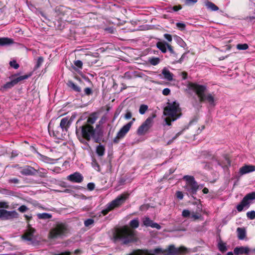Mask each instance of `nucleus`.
<instances>
[{
  "instance_id": "f257e3e1",
  "label": "nucleus",
  "mask_w": 255,
  "mask_h": 255,
  "mask_svg": "<svg viewBox=\"0 0 255 255\" xmlns=\"http://www.w3.org/2000/svg\"><path fill=\"white\" fill-rule=\"evenodd\" d=\"M188 88L193 90L197 95L200 103H208L211 106L214 107L216 105L215 94L208 93L206 94L207 87L205 85H200L197 83L189 82Z\"/></svg>"
},
{
  "instance_id": "f03ea898",
  "label": "nucleus",
  "mask_w": 255,
  "mask_h": 255,
  "mask_svg": "<svg viewBox=\"0 0 255 255\" xmlns=\"http://www.w3.org/2000/svg\"><path fill=\"white\" fill-rule=\"evenodd\" d=\"M113 237L115 241H122L125 244L136 241L135 231L127 226L116 229Z\"/></svg>"
},
{
  "instance_id": "7ed1b4c3",
  "label": "nucleus",
  "mask_w": 255,
  "mask_h": 255,
  "mask_svg": "<svg viewBox=\"0 0 255 255\" xmlns=\"http://www.w3.org/2000/svg\"><path fill=\"white\" fill-rule=\"evenodd\" d=\"M163 114L167 116L165 119L166 125L171 126V122L176 121L182 115L179 103L175 101L168 103L167 106L164 108Z\"/></svg>"
},
{
  "instance_id": "20e7f679",
  "label": "nucleus",
  "mask_w": 255,
  "mask_h": 255,
  "mask_svg": "<svg viewBox=\"0 0 255 255\" xmlns=\"http://www.w3.org/2000/svg\"><path fill=\"white\" fill-rule=\"evenodd\" d=\"M69 232L68 225L65 223H57L55 226L51 229L48 238L50 240H55L65 237Z\"/></svg>"
},
{
  "instance_id": "39448f33",
  "label": "nucleus",
  "mask_w": 255,
  "mask_h": 255,
  "mask_svg": "<svg viewBox=\"0 0 255 255\" xmlns=\"http://www.w3.org/2000/svg\"><path fill=\"white\" fill-rule=\"evenodd\" d=\"M93 131L94 127L92 126L85 124L79 128H76V134L79 141L85 143V139L88 141L91 140Z\"/></svg>"
},
{
  "instance_id": "423d86ee",
  "label": "nucleus",
  "mask_w": 255,
  "mask_h": 255,
  "mask_svg": "<svg viewBox=\"0 0 255 255\" xmlns=\"http://www.w3.org/2000/svg\"><path fill=\"white\" fill-rule=\"evenodd\" d=\"M129 196V194L128 192H125L119 195L115 200H113L107 205V207L106 209L102 211V214L105 216L111 211L119 207L126 202Z\"/></svg>"
},
{
  "instance_id": "0eeeda50",
  "label": "nucleus",
  "mask_w": 255,
  "mask_h": 255,
  "mask_svg": "<svg viewBox=\"0 0 255 255\" xmlns=\"http://www.w3.org/2000/svg\"><path fill=\"white\" fill-rule=\"evenodd\" d=\"M183 179L186 182L184 188L187 192V194L192 196L196 195L199 189V185L194 177L193 176L185 175L183 176Z\"/></svg>"
},
{
  "instance_id": "6e6552de",
  "label": "nucleus",
  "mask_w": 255,
  "mask_h": 255,
  "mask_svg": "<svg viewBox=\"0 0 255 255\" xmlns=\"http://www.w3.org/2000/svg\"><path fill=\"white\" fill-rule=\"evenodd\" d=\"M50 134L52 132L53 136L57 139H61L63 137V132H64L56 120H51L48 127Z\"/></svg>"
},
{
  "instance_id": "1a4fd4ad",
  "label": "nucleus",
  "mask_w": 255,
  "mask_h": 255,
  "mask_svg": "<svg viewBox=\"0 0 255 255\" xmlns=\"http://www.w3.org/2000/svg\"><path fill=\"white\" fill-rule=\"evenodd\" d=\"M255 199V192H252L247 194L242 199L239 204L237 207V210L238 212H242L244 208H249L250 206L251 201Z\"/></svg>"
},
{
  "instance_id": "9d476101",
  "label": "nucleus",
  "mask_w": 255,
  "mask_h": 255,
  "mask_svg": "<svg viewBox=\"0 0 255 255\" xmlns=\"http://www.w3.org/2000/svg\"><path fill=\"white\" fill-rule=\"evenodd\" d=\"M155 117V115H153L152 117H149L138 127L137 130V133L139 135H144L148 131V130L152 127L153 123V119Z\"/></svg>"
},
{
  "instance_id": "9b49d317",
  "label": "nucleus",
  "mask_w": 255,
  "mask_h": 255,
  "mask_svg": "<svg viewBox=\"0 0 255 255\" xmlns=\"http://www.w3.org/2000/svg\"><path fill=\"white\" fill-rule=\"evenodd\" d=\"M15 76V75H14L9 77V78L11 79V81L8 82L6 83L5 84H4L0 88L1 91L11 89L20 81L28 78L29 77L31 76V74L20 76L17 77L16 78L13 79V78Z\"/></svg>"
},
{
  "instance_id": "f8f14e48",
  "label": "nucleus",
  "mask_w": 255,
  "mask_h": 255,
  "mask_svg": "<svg viewBox=\"0 0 255 255\" xmlns=\"http://www.w3.org/2000/svg\"><path fill=\"white\" fill-rule=\"evenodd\" d=\"M132 125V122H129L126 125L124 126L119 131L116 136L114 138V143H119L120 140L124 138L127 133L129 131Z\"/></svg>"
},
{
  "instance_id": "ddd939ff",
  "label": "nucleus",
  "mask_w": 255,
  "mask_h": 255,
  "mask_svg": "<svg viewBox=\"0 0 255 255\" xmlns=\"http://www.w3.org/2000/svg\"><path fill=\"white\" fill-rule=\"evenodd\" d=\"M164 252L166 253L167 255H181L186 254L187 249L183 246L177 248L174 245H170Z\"/></svg>"
},
{
  "instance_id": "4468645a",
  "label": "nucleus",
  "mask_w": 255,
  "mask_h": 255,
  "mask_svg": "<svg viewBox=\"0 0 255 255\" xmlns=\"http://www.w3.org/2000/svg\"><path fill=\"white\" fill-rule=\"evenodd\" d=\"M156 46L163 53H165L168 49L171 54H175L173 46L164 40L158 41L156 44Z\"/></svg>"
},
{
  "instance_id": "2eb2a0df",
  "label": "nucleus",
  "mask_w": 255,
  "mask_h": 255,
  "mask_svg": "<svg viewBox=\"0 0 255 255\" xmlns=\"http://www.w3.org/2000/svg\"><path fill=\"white\" fill-rule=\"evenodd\" d=\"M18 213L15 211H7L0 209V219L2 220H7L17 218Z\"/></svg>"
},
{
  "instance_id": "dca6fc26",
  "label": "nucleus",
  "mask_w": 255,
  "mask_h": 255,
  "mask_svg": "<svg viewBox=\"0 0 255 255\" xmlns=\"http://www.w3.org/2000/svg\"><path fill=\"white\" fill-rule=\"evenodd\" d=\"M36 230L34 228L26 230L24 234L21 236V239L25 241L33 242L34 234Z\"/></svg>"
},
{
  "instance_id": "f3484780",
  "label": "nucleus",
  "mask_w": 255,
  "mask_h": 255,
  "mask_svg": "<svg viewBox=\"0 0 255 255\" xmlns=\"http://www.w3.org/2000/svg\"><path fill=\"white\" fill-rule=\"evenodd\" d=\"M72 122V117H66L62 119L59 124L64 132H67Z\"/></svg>"
},
{
  "instance_id": "a211bd4d",
  "label": "nucleus",
  "mask_w": 255,
  "mask_h": 255,
  "mask_svg": "<svg viewBox=\"0 0 255 255\" xmlns=\"http://www.w3.org/2000/svg\"><path fill=\"white\" fill-rule=\"evenodd\" d=\"M67 179L74 183H81L83 180V177L79 172H76L68 175Z\"/></svg>"
},
{
  "instance_id": "6ab92c4d",
  "label": "nucleus",
  "mask_w": 255,
  "mask_h": 255,
  "mask_svg": "<svg viewBox=\"0 0 255 255\" xmlns=\"http://www.w3.org/2000/svg\"><path fill=\"white\" fill-rule=\"evenodd\" d=\"M20 173L23 175L34 176L36 175V169L30 166H26L20 171Z\"/></svg>"
},
{
  "instance_id": "aec40b11",
  "label": "nucleus",
  "mask_w": 255,
  "mask_h": 255,
  "mask_svg": "<svg viewBox=\"0 0 255 255\" xmlns=\"http://www.w3.org/2000/svg\"><path fill=\"white\" fill-rule=\"evenodd\" d=\"M255 171V165H245L241 167L239 170V174L241 176Z\"/></svg>"
},
{
  "instance_id": "412c9836",
  "label": "nucleus",
  "mask_w": 255,
  "mask_h": 255,
  "mask_svg": "<svg viewBox=\"0 0 255 255\" xmlns=\"http://www.w3.org/2000/svg\"><path fill=\"white\" fill-rule=\"evenodd\" d=\"M103 136V131L101 129L96 130L94 128V131L91 137L93 138L96 143H100Z\"/></svg>"
},
{
  "instance_id": "4be33fe9",
  "label": "nucleus",
  "mask_w": 255,
  "mask_h": 255,
  "mask_svg": "<svg viewBox=\"0 0 255 255\" xmlns=\"http://www.w3.org/2000/svg\"><path fill=\"white\" fill-rule=\"evenodd\" d=\"M234 253L236 255H248L250 253V249L247 247H237L234 249Z\"/></svg>"
},
{
  "instance_id": "5701e85b",
  "label": "nucleus",
  "mask_w": 255,
  "mask_h": 255,
  "mask_svg": "<svg viewBox=\"0 0 255 255\" xmlns=\"http://www.w3.org/2000/svg\"><path fill=\"white\" fill-rule=\"evenodd\" d=\"M66 84L71 90L75 92L81 93L82 91L81 87L79 85L74 83L72 80H68Z\"/></svg>"
},
{
  "instance_id": "b1692460",
  "label": "nucleus",
  "mask_w": 255,
  "mask_h": 255,
  "mask_svg": "<svg viewBox=\"0 0 255 255\" xmlns=\"http://www.w3.org/2000/svg\"><path fill=\"white\" fill-rule=\"evenodd\" d=\"M162 74L167 80L171 81L173 80V74L166 68L165 67L162 69Z\"/></svg>"
},
{
  "instance_id": "393cba45",
  "label": "nucleus",
  "mask_w": 255,
  "mask_h": 255,
  "mask_svg": "<svg viewBox=\"0 0 255 255\" xmlns=\"http://www.w3.org/2000/svg\"><path fill=\"white\" fill-rule=\"evenodd\" d=\"M238 238L240 240H244L246 237V231L244 228L239 227L237 229Z\"/></svg>"
},
{
  "instance_id": "a878e982",
  "label": "nucleus",
  "mask_w": 255,
  "mask_h": 255,
  "mask_svg": "<svg viewBox=\"0 0 255 255\" xmlns=\"http://www.w3.org/2000/svg\"><path fill=\"white\" fill-rule=\"evenodd\" d=\"M14 43L13 40L8 37L0 38V46L9 45Z\"/></svg>"
},
{
  "instance_id": "bb28decb",
  "label": "nucleus",
  "mask_w": 255,
  "mask_h": 255,
  "mask_svg": "<svg viewBox=\"0 0 255 255\" xmlns=\"http://www.w3.org/2000/svg\"><path fill=\"white\" fill-rule=\"evenodd\" d=\"M205 5L208 9L212 11H217L219 9V7L217 5L212 2L208 0H206L205 1Z\"/></svg>"
},
{
  "instance_id": "cd10ccee",
  "label": "nucleus",
  "mask_w": 255,
  "mask_h": 255,
  "mask_svg": "<svg viewBox=\"0 0 255 255\" xmlns=\"http://www.w3.org/2000/svg\"><path fill=\"white\" fill-rule=\"evenodd\" d=\"M36 173H37L38 176L41 178H45L47 177L48 171L46 169L38 167L37 169H36Z\"/></svg>"
},
{
  "instance_id": "c85d7f7f",
  "label": "nucleus",
  "mask_w": 255,
  "mask_h": 255,
  "mask_svg": "<svg viewBox=\"0 0 255 255\" xmlns=\"http://www.w3.org/2000/svg\"><path fill=\"white\" fill-rule=\"evenodd\" d=\"M37 216L39 219L42 220L50 219L52 218V215L47 213H38Z\"/></svg>"
},
{
  "instance_id": "c756f323",
  "label": "nucleus",
  "mask_w": 255,
  "mask_h": 255,
  "mask_svg": "<svg viewBox=\"0 0 255 255\" xmlns=\"http://www.w3.org/2000/svg\"><path fill=\"white\" fill-rule=\"evenodd\" d=\"M96 151L99 156H102L105 154V148L103 145H99L97 146Z\"/></svg>"
},
{
  "instance_id": "7c9ffc66",
  "label": "nucleus",
  "mask_w": 255,
  "mask_h": 255,
  "mask_svg": "<svg viewBox=\"0 0 255 255\" xmlns=\"http://www.w3.org/2000/svg\"><path fill=\"white\" fill-rule=\"evenodd\" d=\"M218 248L219 250L222 252L224 253L227 250V248L226 247V244L223 243L222 241H220L218 244Z\"/></svg>"
},
{
  "instance_id": "2f4dec72",
  "label": "nucleus",
  "mask_w": 255,
  "mask_h": 255,
  "mask_svg": "<svg viewBox=\"0 0 255 255\" xmlns=\"http://www.w3.org/2000/svg\"><path fill=\"white\" fill-rule=\"evenodd\" d=\"M160 61L159 58L152 57L148 59V62L153 66L158 65Z\"/></svg>"
},
{
  "instance_id": "473e14b6",
  "label": "nucleus",
  "mask_w": 255,
  "mask_h": 255,
  "mask_svg": "<svg viewBox=\"0 0 255 255\" xmlns=\"http://www.w3.org/2000/svg\"><path fill=\"white\" fill-rule=\"evenodd\" d=\"M130 227L132 229L137 228L139 226V221L138 219H135L131 220L129 223Z\"/></svg>"
},
{
  "instance_id": "72a5a7b5",
  "label": "nucleus",
  "mask_w": 255,
  "mask_h": 255,
  "mask_svg": "<svg viewBox=\"0 0 255 255\" xmlns=\"http://www.w3.org/2000/svg\"><path fill=\"white\" fill-rule=\"evenodd\" d=\"M97 120V117L95 116V114H92L87 120V124L92 125L95 123Z\"/></svg>"
},
{
  "instance_id": "f704fd0d",
  "label": "nucleus",
  "mask_w": 255,
  "mask_h": 255,
  "mask_svg": "<svg viewBox=\"0 0 255 255\" xmlns=\"http://www.w3.org/2000/svg\"><path fill=\"white\" fill-rule=\"evenodd\" d=\"M148 108V107L147 105L144 104L141 105L139 107V113L141 115H143L147 111Z\"/></svg>"
},
{
  "instance_id": "c9c22d12",
  "label": "nucleus",
  "mask_w": 255,
  "mask_h": 255,
  "mask_svg": "<svg viewBox=\"0 0 255 255\" xmlns=\"http://www.w3.org/2000/svg\"><path fill=\"white\" fill-rule=\"evenodd\" d=\"M153 221L150 219L148 217H145L143 221V224L146 227H151Z\"/></svg>"
},
{
  "instance_id": "e433bc0d",
  "label": "nucleus",
  "mask_w": 255,
  "mask_h": 255,
  "mask_svg": "<svg viewBox=\"0 0 255 255\" xmlns=\"http://www.w3.org/2000/svg\"><path fill=\"white\" fill-rule=\"evenodd\" d=\"M182 8V6L180 4L178 5H174L173 6H169L168 7V11L169 12H172V10H173V11H177L180 9H181Z\"/></svg>"
},
{
  "instance_id": "4c0bfd02",
  "label": "nucleus",
  "mask_w": 255,
  "mask_h": 255,
  "mask_svg": "<svg viewBox=\"0 0 255 255\" xmlns=\"http://www.w3.org/2000/svg\"><path fill=\"white\" fill-rule=\"evenodd\" d=\"M64 7L63 6H57L55 8V12L59 15H64V13L63 12V9H64Z\"/></svg>"
},
{
  "instance_id": "58836bf2",
  "label": "nucleus",
  "mask_w": 255,
  "mask_h": 255,
  "mask_svg": "<svg viewBox=\"0 0 255 255\" xmlns=\"http://www.w3.org/2000/svg\"><path fill=\"white\" fill-rule=\"evenodd\" d=\"M184 131V129L182 130L181 131L177 132L176 135L172 137L171 139L169 140L167 142V144H171L174 140H175L179 135H181L183 133V132Z\"/></svg>"
},
{
  "instance_id": "ea45409f",
  "label": "nucleus",
  "mask_w": 255,
  "mask_h": 255,
  "mask_svg": "<svg viewBox=\"0 0 255 255\" xmlns=\"http://www.w3.org/2000/svg\"><path fill=\"white\" fill-rule=\"evenodd\" d=\"M237 48L239 50H246L249 48V46L247 43L238 44L237 45Z\"/></svg>"
},
{
  "instance_id": "a19ab883",
  "label": "nucleus",
  "mask_w": 255,
  "mask_h": 255,
  "mask_svg": "<svg viewBox=\"0 0 255 255\" xmlns=\"http://www.w3.org/2000/svg\"><path fill=\"white\" fill-rule=\"evenodd\" d=\"M84 95L90 96L92 95L93 90L91 88L86 87L84 89Z\"/></svg>"
},
{
  "instance_id": "79ce46f5",
  "label": "nucleus",
  "mask_w": 255,
  "mask_h": 255,
  "mask_svg": "<svg viewBox=\"0 0 255 255\" xmlns=\"http://www.w3.org/2000/svg\"><path fill=\"white\" fill-rule=\"evenodd\" d=\"M94 223V220L93 219H88L84 221V225L86 227L93 225Z\"/></svg>"
},
{
  "instance_id": "37998d69",
  "label": "nucleus",
  "mask_w": 255,
  "mask_h": 255,
  "mask_svg": "<svg viewBox=\"0 0 255 255\" xmlns=\"http://www.w3.org/2000/svg\"><path fill=\"white\" fill-rule=\"evenodd\" d=\"M9 65L15 69H18L19 67V64L17 63L16 60H14L10 61Z\"/></svg>"
},
{
  "instance_id": "c03bdc74",
  "label": "nucleus",
  "mask_w": 255,
  "mask_h": 255,
  "mask_svg": "<svg viewBox=\"0 0 255 255\" xmlns=\"http://www.w3.org/2000/svg\"><path fill=\"white\" fill-rule=\"evenodd\" d=\"M43 61H44V59L42 57H41V56L39 57L37 60V62H36L35 68H39L41 65L42 63L43 62Z\"/></svg>"
},
{
  "instance_id": "a18cd8bd",
  "label": "nucleus",
  "mask_w": 255,
  "mask_h": 255,
  "mask_svg": "<svg viewBox=\"0 0 255 255\" xmlns=\"http://www.w3.org/2000/svg\"><path fill=\"white\" fill-rule=\"evenodd\" d=\"M247 216L249 219H250L251 220L254 219L255 218V211H252L247 212Z\"/></svg>"
},
{
  "instance_id": "49530a36",
  "label": "nucleus",
  "mask_w": 255,
  "mask_h": 255,
  "mask_svg": "<svg viewBox=\"0 0 255 255\" xmlns=\"http://www.w3.org/2000/svg\"><path fill=\"white\" fill-rule=\"evenodd\" d=\"M0 209H8L9 205L7 202L0 201Z\"/></svg>"
},
{
  "instance_id": "de8ad7c7",
  "label": "nucleus",
  "mask_w": 255,
  "mask_h": 255,
  "mask_svg": "<svg viewBox=\"0 0 255 255\" xmlns=\"http://www.w3.org/2000/svg\"><path fill=\"white\" fill-rule=\"evenodd\" d=\"M92 166L94 168H97V170L98 171H100V166L99 163L97 162L96 159H94L92 162Z\"/></svg>"
},
{
  "instance_id": "09e8293b",
  "label": "nucleus",
  "mask_w": 255,
  "mask_h": 255,
  "mask_svg": "<svg viewBox=\"0 0 255 255\" xmlns=\"http://www.w3.org/2000/svg\"><path fill=\"white\" fill-rule=\"evenodd\" d=\"M74 64L78 68H79L80 69L82 68L83 63L81 60H76L74 62Z\"/></svg>"
},
{
  "instance_id": "8fccbe9b",
  "label": "nucleus",
  "mask_w": 255,
  "mask_h": 255,
  "mask_svg": "<svg viewBox=\"0 0 255 255\" xmlns=\"http://www.w3.org/2000/svg\"><path fill=\"white\" fill-rule=\"evenodd\" d=\"M176 198L179 200H182L183 198V194L181 191H177L175 193Z\"/></svg>"
},
{
  "instance_id": "3c124183",
  "label": "nucleus",
  "mask_w": 255,
  "mask_h": 255,
  "mask_svg": "<svg viewBox=\"0 0 255 255\" xmlns=\"http://www.w3.org/2000/svg\"><path fill=\"white\" fill-rule=\"evenodd\" d=\"M28 208L25 205H21L18 208V211L21 213H24L28 210Z\"/></svg>"
},
{
  "instance_id": "603ef678",
  "label": "nucleus",
  "mask_w": 255,
  "mask_h": 255,
  "mask_svg": "<svg viewBox=\"0 0 255 255\" xmlns=\"http://www.w3.org/2000/svg\"><path fill=\"white\" fill-rule=\"evenodd\" d=\"M132 77V74L130 72H126L124 76V78L127 79H130Z\"/></svg>"
},
{
  "instance_id": "864d4df0",
  "label": "nucleus",
  "mask_w": 255,
  "mask_h": 255,
  "mask_svg": "<svg viewBox=\"0 0 255 255\" xmlns=\"http://www.w3.org/2000/svg\"><path fill=\"white\" fill-rule=\"evenodd\" d=\"M95 188V185L94 183L90 182L87 184V188L90 191H93Z\"/></svg>"
},
{
  "instance_id": "5fc2aeb1",
  "label": "nucleus",
  "mask_w": 255,
  "mask_h": 255,
  "mask_svg": "<svg viewBox=\"0 0 255 255\" xmlns=\"http://www.w3.org/2000/svg\"><path fill=\"white\" fill-rule=\"evenodd\" d=\"M19 182V180L16 178H10L8 180V183L18 184Z\"/></svg>"
},
{
  "instance_id": "6e6d98bb",
  "label": "nucleus",
  "mask_w": 255,
  "mask_h": 255,
  "mask_svg": "<svg viewBox=\"0 0 255 255\" xmlns=\"http://www.w3.org/2000/svg\"><path fill=\"white\" fill-rule=\"evenodd\" d=\"M190 214V213L189 211L188 210H184L182 213V216L185 218H187V217H189Z\"/></svg>"
},
{
  "instance_id": "4d7b16f0",
  "label": "nucleus",
  "mask_w": 255,
  "mask_h": 255,
  "mask_svg": "<svg viewBox=\"0 0 255 255\" xmlns=\"http://www.w3.org/2000/svg\"><path fill=\"white\" fill-rule=\"evenodd\" d=\"M164 37L168 41L171 42L172 41V37L171 35L167 33L164 34Z\"/></svg>"
},
{
  "instance_id": "13d9d810",
  "label": "nucleus",
  "mask_w": 255,
  "mask_h": 255,
  "mask_svg": "<svg viewBox=\"0 0 255 255\" xmlns=\"http://www.w3.org/2000/svg\"><path fill=\"white\" fill-rule=\"evenodd\" d=\"M176 25L178 28L181 29V30L184 29L186 26L184 23L181 22H177Z\"/></svg>"
},
{
  "instance_id": "bf43d9fd",
  "label": "nucleus",
  "mask_w": 255,
  "mask_h": 255,
  "mask_svg": "<svg viewBox=\"0 0 255 255\" xmlns=\"http://www.w3.org/2000/svg\"><path fill=\"white\" fill-rule=\"evenodd\" d=\"M149 208V205L148 204H143L140 206L139 210L141 211H146Z\"/></svg>"
},
{
  "instance_id": "052dcab7",
  "label": "nucleus",
  "mask_w": 255,
  "mask_h": 255,
  "mask_svg": "<svg viewBox=\"0 0 255 255\" xmlns=\"http://www.w3.org/2000/svg\"><path fill=\"white\" fill-rule=\"evenodd\" d=\"M151 227L156 228L158 230H160L161 228V227L160 225L156 223H154L153 222H152Z\"/></svg>"
},
{
  "instance_id": "680f3d73",
  "label": "nucleus",
  "mask_w": 255,
  "mask_h": 255,
  "mask_svg": "<svg viewBox=\"0 0 255 255\" xmlns=\"http://www.w3.org/2000/svg\"><path fill=\"white\" fill-rule=\"evenodd\" d=\"M170 93V90L169 88H165L162 91V94L164 96L168 95Z\"/></svg>"
},
{
  "instance_id": "e2e57ef3",
  "label": "nucleus",
  "mask_w": 255,
  "mask_h": 255,
  "mask_svg": "<svg viewBox=\"0 0 255 255\" xmlns=\"http://www.w3.org/2000/svg\"><path fill=\"white\" fill-rule=\"evenodd\" d=\"M132 114L129 111H128L125 115V118L126 119H130L131 118Z\"/></svg>"
},
{
  "instance_id": "0e129e2a",
  "label": "nucleus",
  "mask_w": 255,
  "mask_h": 255,
  "mask_svg": "<svg viewBox=\"0 0 255 255\" xmlns=\"http://www.w3.org/2000/svg\"><path fill=\"white\" fill-rule=\"evenodd\" d=\"M181 75L182 77L183 80H186L187 78L188 74L186 72L183 71L181 72Z\"/></svg>"
},
{
  "instance_id": "69168bd1",
  "label": "nucleus",
  "mask_w": 255,
  "mask_h": 255,
  "mask_svg": "<svg viewBox=\"0 0 255 255\" xmlns=\"http://www.w3.org/2000/svg\"><path fill=\"white\" fill-rule=\"evenodd\" d=\"M192 218L195 220L198 219L200 218V214L193 213L192 214Z\"/></svg>"
},
{
  "instance_id": "338daca9",
  "label": "nucleus",
  "mask_w": 255,
  "mask_h": 255,
  "mask_svg": "<svg viewBox=\"0 0 255 255\" xmlns=\"http://www.w3.org/2000/svg\"><path fill=\"white\" fill-rule=\"evenodd\" d=\"M71 255V253L70 252L67 251V252L61 253L60 254H54L53 255Z\"/></svg>"
},
{
  "instance_id": "774afa93",
  "label": "nucleus",
  "mask_w": 255,
  "mask_h": 255,
  "mask_svg": "<svg viewBox=\"0 0 255 255\" xmlns=\"http://www.w3.org/2000/svg\"><path fill=\"white\" fill-rule=\"evenodd\" d=\"M163 252L162 251V249H160V248H157L154 250V253H156V254L163 253Z\"/></svg>"
}]
</instances>
